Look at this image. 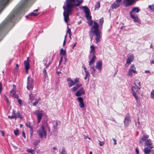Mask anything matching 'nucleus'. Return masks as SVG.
Masks as SVG:
<instances>
[{
  "label": "nucleus",
  "instance_id": "nucleus-1",
  "mask_svg": "<svg viewBox=\"0 0 154 154\" xmlns=\"http://www.w3.org/2000/svg\"><path fill=\"white\" fill-rule=\"evenodd\" d=\"M33 0H22L18 6L15 8L11 13L6 19L0 26V37L4 34L5 28L10 23L14 22L20 15H24L26 12Z\"/></svg>",
  "mask_w": 154,
  "mask_h": 154
},
{
  "label": "nucleus",
  "instance_id": "nucleus-2",
  "mask_svg": "<svg viewBox=\"0 0 154 154\" xmlns=\"http://www.w3.org/2000/svg\"><path fill=\"white\" fill-rule=\"evenodd\" d=\"M82 2V1L80 0H66V5L63 7L64 10L63 13L64 20L66 22H68L69 16L71 14L73 8L75 6H79Z\"/></svg>",
  "mask_w": 154,
  "mask_h": 154
},
{
  "label": "nucleus",
  "instance_id": "nucleus-3",
  "mask_svg": "<svg viewBox=\"0 0 154 154\" xmlns=\"http://www.w3.org/2000/svg\"><path fill=\"white\" fill-rule=\"evenodd\" d=\"M141 88L139 86L136 87L133 86L131 87V93L137 102L138 99L137 95L139 94V91L140 90Z\"/></svg>",
  "mask_w": 154,
  "mask_h": 154
},
{
  "label": "nucleus",
  "instance_id": "nucleus-4",
  "mask_svg": "<svg viewBox=\"0 0 154 154\" xmlns=\"http://www.w3.org/2000/svg\"><path fill=\"white\" fill-rule=\"evenodd\" d=\"M100 32L99 29V24L95 21H94V24L91 28V31L89 32V35L91 36V40H92L93 37L91 36V32L95 34Z\"/></svg>",
  "mask_w": 154,
  "mask_h": 154
},
{
  "label": "nucleus",
  "instance_id": "nucleus-5",
  "mask_svg": "<svg viewBox=\"0 0 154 154\" xmlns=\"http://www.w3.org/2000/svg\"><path fill=\"white\" fill-rule=\"evenodd\" d=\"M80 8L82 9L85 13L87 19L89 20L91 19V16L90 14V10L87 6H81L80 7Z\"/></svg>",
  "mask_w": 154,
  "mask_h": 154
},
{
  "label": "nucleus",
  "instance_id": "nucleus-6",
  "mask_svg": "<svg viewBox=\"0 0 154 154\" xmlns=\"http://www.w3.org/2000/svg\"><path fill=\"white\" fill-rule=\"evenodd\" d=\"M37 133L39 137L42 138L44 137H46V131L45 130V127L43 126H41V129L38 130Z\"/></svg>",
  "mask_w": 154,
  "mask_h": 154
},
{
  "label": "nucleus",
  "instance_id": "nucleus-7",
  "mask_svg": "<svg viewBox=\"0 0 154 154\" xmlns=\"http://www.w3.org/2000/svg\"><path fill=\"white\" fill-rule=\"evenodd\" d=\"M33 79L30 76H28L27 79V88L29 90H32L33 88Z\"/></svg>",
  "mask_w": 154,
  "mask_h": 154
},
{
  "label": "nucleus",
  "instance_id": "nucleus-8",
  "mask_svg": "<svg viewBox=\"0 0 154 154\" xmlns=\"http://www.w3.org/2000/svg\"><path fill=\"white\" fill-rule=\"evenodd\" d=\"M131 121V117L129 114H126L125 117L124 121V125L125 127L128 126Z\"/></svg>",
  "mask_w": 154,
  "mask_h": 154
},
{
  "label": "nucleus",
  "instance_id": "nucleus-9",
  "mask_svg": "<svg viewBox=\"0 0 154 154\" xmlns=\"http://www.w3.org/2000/svg\"><path fill=\"white\" fill-rule=\"evenodd\" d=\"M135 3V0H124L123 4L125 6L128 7L132 5Z\"/></svg>",
  "mask_w": 154,
  "mask_h": 154
},
{
  "label": "nucleus",
  "instance_id": "nucleus-10",
  "mask_svg": "<svg viewBox=\"0 0 154 154\" xmlns=\"http://www.w3.org/2000/svg\"><path fill=\"white\" fill-rule=\"evenodd\" d=\"M136 68L134 65H132L131 66L129 71L128 72L127 75L129 76H132V73L135 74H137V72L136 70Z\"/></svg>",
  "mask_w": 154,
  "mask_h": 154
},
{
  "label": "nucleus",
  "instance_id": "nucleus-11",
  "mask_svg": "<svg viewBox=\"0 0 154 154\" xmlns=\"http://www.w3.org/2000/svg\"><path fill=\"white\" fill-rule=\"evenodd\" d=\"M35 114L36 115L38 120V123H39L42 118L43 112L42 111L37 110L35 111Z\"/></svg>",
  "mask_w": 154,
  "mask_h": 154
},
{
  "label": "nucleus",
  "instance_id": "nucleus-12",
  "mask_svg": "<svg viewBox=\"0 0 154 154\" xmlns=\"http://www.w3.org/2000/svg\"><path fill=\"white\" fill-rule=\"evenodd\" d=\"M122 5V0H116L115 2L111 6L112 9H116Z\"/></svg>",
  "mask_w": 154,
  "mask_h": 154
},
{
  "label": "nucleus",
  "instance_id": "nucleus-13",
  "mask_svg": "<svg viewBox=\"0 0 154 154\" xmlns=\"http://www.w3.org/2000/svg\"><path fill=\"white\" fill-rule=\"evenodd\" d=\"M134 58V56L133 54L130 55L126 61L125 66L127 67L132 62Z\"/></svg>",
  "mask_w": 154,
  "mask_h": 154
},
{
  "label": "nucleus",
  "instance_id": "nucleus-14",
  "mask_svg": "<svg viewBox=\"0 0 154 154\" xmlns=\"http://www.w3.org/2000/svg\"><path fill=\"white\" fill-rule=\"evenodd\" d=\"M9 1L10 0H0V12Z\"/></svg>",
  "mask_w": 154,
  "mask_h": 154
},
{
  "label": "nucleus",
  "instance_id": "nucleus-15",
  "mask_svg": "<svg viewBox=\"0 0 154 154\" xmlns=\"http://www.w3.org/2000/svg\"><path fill=\"white\" fill-rule=\"evenodd\" d=\"M77 100L79 102V106L80 108H82L85 106L84 103L83 99L81 97H79L77 98Z\"/></svg>",
  "mask_w": 154,
  "mask_h": 154
},
{
  "label": "nucleus",
  "instance_id": "nucleus-16",
  "mask_svg": "<svg viewBox=\"0 0 154 154\" xmlns=\"http://www.w3.org/2000/svg\"><path fill=\"white\" fill-rule=\"evenodd\" d=\"M77 100L79 102V106L80 108H82L85 106L84 103L83 99L81 97H79L77 98Z\"/></svg>",
  "mask_w": 154,
  "mask_h": 154
},
{
  "label": "nucleus",
  "instance_id": "nucleus-17",
  "mask_svg": "<svg viewBox=\"0 0 154 154\" xmlns=\"http://www.w3.org/2000/svg\"><path fill=\"white\" fill-rule=\"evenodd\" d=\"M94 34L96 36V37L95 38L96 43H98L100 41V39L102 37V35L101 34V32L95 33Z\"/></svg>",
  "mask_w": 154,
  "mask_h": 154
},
{
  "label": "nucleus",
  "instance_id": "nucleus-18",
  "mask_svg": "<svg viewBox=\"0 0 154 154\" xmlns=\"http://www.w3.org/2000/svg\"><path fill=\"white\" fill-rule=\"evenodd\" d=\"M145 145L147 147H150V148H153V146L152 144V140L150 139H148L145 142Z\"/></svg>",
  "mask_w": 154,
  "mask_h": 154
},
{
  "label": "nucleus",
  "instance_id": "nucleus-19",
  "mask_svg": "<svg viewBox=\"0 0 154 154\" xmlns=\"http://www.w3.org/2000/svg\"><path fill=\"white\" fill-rule=\"evenodd\" d=\"M149 138V136L147 134L144 135L143 137H142L141 139L139 141V143L142 144V143L144 141L145 142Z\"/></svg>",
  "mask_w": 154,
  "mask_h": 154
},
{
  "label": "nucleus",
  "instance_id": "nucleus-20",
  "mask_svg": "<svg viewBox=\"0 0 154 154\" xmlns=\"http://www.w3.org/2000/svg\"><path fill=\"white\" fill-rule=\"evenodd\" d=\"M102 67V63L100 61H99L97 62L96 66L95 68L98 70L100 72Z\"/></svg>",
  "mask_w": 154,
  "mask_h": 154
},
{
  "label": "nucleus",
  "instance_id": "nucleus-21",
  "mask_svg": "<svg viewBox=\"0 0 154 154\" xmlns=\"http://www.w3.org/2000/svg\"><path fill=\"white\" fill-rule=\"evenodd\" d=\"M140 11L138 7L133 8L129 13V14H135V13H138Z\"/></svg>",
  "mask_w": 154,
  "mask_h": 154
},
{
  "label": "nucleus",
  "instance_id": "nucleus-22",
  "mask_svg": "<svg viewBox=\"0 0 154 154\" xmlns=\"http://www.w3.org/2000/svg\"><path fill=\"white\" fill-rule=\"evenodd\" d=\"M26 125L27 127H29L30 128V133L31 137H32L33 132L32 127L31 126L30 123L28 122L26 123Z\"/></svg>",
  "mask_w": 154,
  "mask_h": 154
},
{
  "label": "nucleus",
  "instance_id": "nucleus-23",
  "mask_svg": "<svg viewBox=\"0 0 154 154\" xmlns=\"http://www.w3.org/2000/svg\"><path fill=\"white\" fill-rule=\"evenodd\" d=\"M131 17L134 20L135 22H138L139 21V18L136 14H129Z\"/></svg>",
  "mask_w": 154,
  "mask_h": 154
},
{
  "label": "nucleus",
  "instance_id": "nucleus-24",
  "mask_svg": "<svg viewBox=\"0 0 154 154\" xmlns=\"http://www.w3.org/2000/svg\"><path fill=\"white\" fill-rule=\"evenodd\" d=\"M38 9H37L34 10L33 12L30 13L29 15L26 16V17L27 18L28 17L30 16L35 17L37 16L38 14Z\"/></svg>",
  "mask_w": 154,
  "mask_h": 154
},
{
  "label": "nucleus",
  "instance_id": "nucleus-25",
  "mask_svg": "<svg viewBox=\"0 0 154 154\" xmlns=\"http://www.w3.org/2000/svg\"><path fill=\"white\" fill-rule=\"evenodd\" d=\"M66 80L67 81L69 87H71L75 85V83L74 82V81L70 78H67Z\"/></svg>",
  "mask_w": 154,
  "mask_h": 154
},
{
  "label": "nucleus",
  "instance_id": "nucleus-26",
  "mask_svg": "<svg viewBox=\"0 0 154 154\" xmlns=\"http://www.w3.org/2000/svg\"><path fill=\"white\" fill-rule=\"evenodd\" d=\"M85 93V91L83 88H82L77 91L75 94V95L76 96H79L84 94Z\"/></svg>",
  "mask_w": 154,
  "mask_h": 154
},
{
  "label": "nucleus",
  "instance_id": "nucleus-27",
  "mask_svg": "<svg viewBox=\"0 0 154 154\" xmlns=\"http://www.w3.org/2000/svg\"><path fill=\"white\" fill-rule=\"evenodd\" d=\"M29 57L27 58V60L24 62L25 69H29Z\"/></svg>",
  "mask_w": 154,
  "mask_h": 154
},
{
  "label": "nucleus",
  "instance_id": "nucleus-28",
  "mask_svg": "<svg viewBox=\"0 0 154 154\" xmlns=\"http://www.w3.org/2000/svg\"><path fill=\"white\" fill-rule=\"evenodd\" d=\"M152 148H150V147H145L143 152L145 154H149L151 151V149Z\"/></svg>",
  "mask_w": 154,
  "mask_h": 154
},
{
  "label": "nucleus",
  "instance_id": "nucleus-29",
  "mask_svg": "<svg viewBox=\"0 0 154 154\" xmlns=\"http://www.w3.org/2000/svg\"><path fill=\"white\" fill-rule=\"evenodd\" d=\"M94 52H93V55H94L92 57V58L91 60L89 62V65L90 66L92 64H93L95 61L96 59V57L94 55Z\"/></svg>",
  "mask_w": 154,
  "mask_h": 154
},
{
  "label": "nucleus",
  "instance_id": "nucleus-30",
  "mask_svg": "<svg viewBox=\"0 0 154 154\" xmlns=\"http://www.w3.org/2000/svg\"><path fill=\"white\" fill-rule=\"evenodd\" d=\"M134 84L136 87H141V82L138 79H136L135 80Z\"/></svg>",
  "mask_w": 154,
  "mask_h": 154
},
{
  "label": "nucleus",
  "instance_id": "nucleus-31",
  "mask_svg": "<svg viewBox=\"0 0 154 154\" xmlns=\"http://www.w3.org/2000/svg\"><path fill=\"white\" fill-rule=\"evenodd\" d=\"M13 115L14 116V118L16 119L17 118H20V113L18 112L17 113H15L14 111L13 112Z\"/></svg>",
  "mask_w": 154,
  "mask_h": 154
},
{
  "label": "nucleus",
  "instance_id": "nucleus-32",
  "mask_svg": "<svg viewBox=\"0 0 154 154\" xmlns=\"http://www.w3.org/2000/svg\"><path fill=\"white\" fill-rule=\"evenodd\" d=\"M90 70L91 71V73L92 74L93 76H94V74L95 73L96 70L94 66L91 67Z\"/></svg>",
  "mask_w": 154,
  "mask_h": 154
},
{
  "label": "nucleus",
  "instance_id": "nucleus-33",
  "mask_svg": "<svg viewBox=\"0 0 154 154\" xmlns=\"http://www.w3.org/2000/svg\"><path fill=\"white\" fill-rule=\"evenodd\" d=\"M60 55L62 56H64L66 54V51L65 50L63 49L62 48L60 51Z\"/></svg>",
  "mask_w": 154,
  "mask_h": 154
},
{
  "label": "nucleus",
  "instance_id": "nucleus-34",
  "mask_svg": "<svg viewBox=\"0 0 154 154\" xmlns=\"http://www.w3.org/2000/svg\"><path fill=\"white\" fill-rule=\"evenodd\" d=\"M54 125L53 126L54 128L55 129H57V127L58 125V121L57 120H56L54 122Z\"/></svg>",
  "mask_w": 154,
  "mask_h": 154
},
{
  "label": "nucleus",
  "instance_id": "nucleus-35",
  "mask_svg": "<svg viewBox=\"0 0 154 154\" xmlns=\"http://www.w3.org/2000/svg\"><path fill=\"white\" fill-rule=\"evenodd\" d=\"M40 140H35L33 142V145L35 146H36L38 145V143H40Z\"/></svg>",
  "mask_w": 154,
  "mask_h": 154
},
{
  "label": "nucleus",
  "instance_id": "nucleus-36",
  "mask_svg": "<svg viewBox=\"0 0 154 154\" xmlns=\"http://www.w3.org/2000/svg\"><path fill=\"white\" fill-rule=\"evenodd\" d=\"M85 77L84 78V79L85 80H86L87 79L89 78V77L90 76V73L88 71L85 72Z\"/></svg>",
  "mask_w": 154,
  "mask_h": 154
},
{
  "label": "nucleus",
  "instance_id": "nucleus-37",
  "mask_svg": "<svg viewBox=\"0 0 154 154\" xmlns=\"http://www.w3.org/2000/svg\"><path fill=\"white\" fill-rule=\"evenodd\" d=\"M43 73L44 75V76L45 77V78H47L48 77V75L46 72V69L45 68H44V69L43 70Z\"/></svg>",
  "mask_w": 154,
  "mask_h": 154
},
{
  "label": "nucleus",
  "instance_id": "nucleus-38",
  "mask_svg": "<svg viewBox=\"0 0 154 154\" xmlns=\"http://www.w3.org/2000/svg\"><path fill=\"white\" fill-rule=\"evenodd\" d=\"M67 152L65 150L64 147H63L61 152H60V154H66Z\"/></svg>",
  "mask_w": 154,
  "mask_h": 154
},
{
  "label": "nucleus",
  "instance_id": "nucleus-39",
  "mask_svg": "<svg viewBox=\"0 0 154 154\" xmlns=\"http://www.w3.org/2000/svg\"><path fill=\"white\" fill-rule=\"evenodd\" d=\"M41 98H39L38 99L36 100H35V102L33 103V106H36L38 102L40 100Z\"/></svg>",
  "mask_w": 154,
  "mask_h": 154
},
{
  "label": "nucleus",
  "instance_id": "nucleus-40",
  "mask_svg": "<svg viewBox=\"0 0 154 154\" xmlns=\"http://www.w3.org/2000/svg\"><path fill=\"white\" fill-rule=\"evenodd\" d=\"M35 151V150L32 149H28L27 150V152L31 153V154H33V152Z\"/></svg>",
  "mask_w": 154,
  "mask_h": 154
},
{
  "label": "nucleus",
  "instance_id": "nucleus-41",
  "mask_svg": "<svg viewBox=\"0 0 154 154\" xmlns=\"http://www.w3.org/2000/svg\"><path fill=\"white\" fill-rule=\"evenodd\" d=\"M11 95L12 96L14 93H16V90L15 88H13V89L10 91Z\"/></svg>",
  "mask_w": 154,
  "mask_h": 154
},
{
  "label": "nucleus",
  "instance_id": "nucleus-42",
  "mask_svg": "<svg viewBox=\"0 0 154 154\" xmlns=\"http://www.w3.org/2000/svg\"><path fill=\"white\" fill-rule=\"evenodd\" d=\"M35 96L32 94H30L29 95V99L32 101L34 100Z\"/></svg>",
  "mask_w": 154,
  "mask_h": 154
},
{
  "label": "nucleus",
  "instance_id": "nucleus-43",
  "mask_svg": "<svg viewBox=\"0 0 154 154\" xmlns=\"http://www.w3.org/2000/svg\"><path fill=\"white\" fill-rule=\"evenodd\" d=\"M91 19L89 20L87 19V20L88 21V24L90 26H91L92 25L93 23V20Z\"/></svg>",
  "mask_w": 154,
  "mask_h": 154
},
{
  "label": "nucleus",
  "instance_id": "nucleus-44",
  "mask_svg": "<svg viewBox=\"0 0 154 154\" xmlns=\"http://www.w3.org/2000/svg\"><path fill=\"white\" fill-rule=\"evenodd\" d=\"M44 63H45V68H46V69H47L48 68V67L49 66H48V65H47V64H46V63H47V60L46 59H45V60H44Z\"/></svg>",
  "mask_w": 154,
  "mask_h": 154
},
{
  "label": "nucleus",
  "instance_id": "nucleus-45",
  "mask_svg": "<svg viewBox=\"0 0 154 154\" xmlns=\"http://www.w3.org/2000/svg\"><path fill=\"white\" fill-rule=\"evenodd\" d=\"M14 134L17 136L19 135V130L18 129H16L14 130Z\"/></svg>",
  "mask_w": 154,
  "mask_h": 154
},
{
  "label": "nucleus",
  "instance_id": "nucleus-46",
  "mask_svg": "<svg viewBox=\"0 0 154 154\" xmlns=\"http://www.w3.org/2000/svg\"><path fill=\"white\" fill-rule=\"evenodd\" d=\"M99 23L100 26H102L103 23V18H101L99 21Z\"/></svg>",
  "mask_w": 154,
  "mask_h": 154
},
{
  "label": "nucleus",
  "instance_id": "nucleus-47",
  "mask_svg": "<svg viewBox=\"0 0 154 154\" xmlns=\"http://www.w3.org/2000/svg\"><path fill=\"white\" fill-rule=\"evenodd\" d=\"M148 7L149 8H150L151 10L154 11V4H153L152 5H149Z\"/></svg>",
  "mask_w": 154,
  "mask_h": 154
},
{
  "label": "nucleus",
  "instance_id": "nucleus-48",
  "mask_svg": "<svg viewBox=\"0 0 154 154\" xmlns=\"http://www.w3.org/2000/svg\"><path fill=\"white\" fill-rule=\"evenodd\" d=\"M91 50L90 51V53L93 52L95 49V47L93 45H92L90 46Z\"/></svg>",
  "mask_w": 154,
  "mask_h": 154
},
{
  "label": "nucleus",
  "instance_id": "nucleus-49",
  "mask_svg": "<svg viewBox=\"0 0 154 154\" xmlns=\"http://www.w3.org/2000/svg\"><path fill=\"white\" fill-rule=\"evenodd\" d=\"M151 97L152 98H154V90H152L151 92Z\"/></svg>",
  "mask_w": 154,
  "mask_h": 154
},
{
  "label": "nucleus",
  "instance_id": "nucleus-50",
  "mask_svg": "<svg viewBox=\"0 0 154 154\" xmlns=\"http://www.w3.org/2000/svg\"><path fill=\"white\" fill-rule=\"evenodd\" d=\"M79 82V79L78 78H76L74 79V82L75 83V84H76L78 82Z\"/></svg>",
  "mask_w": 154,
  "mask_h": 154
},
{
  "label": "nucleus",
  "instance_id": "nucleus-51",
  "mask_svg": "<svg viewBox=\"0 0 154 154\" xmlns=\"http://www.w3.org/2000/svg\"><path fill=\"white\" fill-rule=\"evenodd\" d=\"M67 32L69 33V35L70 36V37L71 34V32L70 29L68 27Z\"/></svg>",
  "mask_w": 154,
  "mask_h": 154
},
{
  "label": "nucleus",
  "instance_id": "nucleus-52",
  "mask_svg": "<svg viewBox=\"0 0 154 154\" xmlns=\"http://www.w3.org/2000/svg\"><path fill=\"white\" fill-rule=\"evenodd\" d=\"M99 144L100 146H103L105 143V142L104 141L101 142L100 140H99Z\"/></svg>",
  "mask_w": 154,
  "mask_h": 154
},
{
  "label": "nucleus",
  "instance_id": "nucleus-53",
  "mask_svg": "<svg viewBox=\"0 0 154 154\" xmlns=\"http://www.w3.org/2000/svg\"><path fill=\"white\" fill-rule=\"evenodd\" d=\"M78 88H77V87H76L75 86H74L72 89V91L75 92L77 89Z\"/></svg>",
  "mask_w": 154,
  "mask_h": 154
},
{
  "label": "nucleus",
  "instance_id": "nucleus-54",
  "mask_svg": "<svg viewBox=\"0 0 154 154\" xmlns=\"http://www.w3.org/2000/svg\"><path fill=\"white\" fill-rule=\"evenodd\" d=\"M100 7V3H98L95 6V9L96 8H99Z\"/></svg>",
  "mask_w": 154,
  "mask_h": 154
},
{
  "label": "nucleus",
  "instance_id": "nucleus-55",
  "mask_svg": "<svg viewBox=\"0 0 154 154\" xmlns=\"http://www.w3.org/2000/svg\"><path fill=\"white\" fill-rule=\"evenodd\" d=\"M12 97H14V98H18V95L17 94H16L15 93H14L13 95H12Z\"/></svg>",
  "mask_w": 154,
  "mask_h": 154
},
{
  "label": "nucleus",
  "instance_id": "nucleus-56",
  "mask_svg": "<svg viewBox=\"0 0 154 154\" xmlns=\"http://www.w3.org/2000/svg\"><path fill=\"white\" fill-rule=\"evenodd\" d=\"M5 100L6 101L7 103L8 104H9L10 103V102L8 100V98L6 96L5 97Z\"/></svg>",
  "mask_w": 154,
  "mask_h": 154
},
{
  "label": "nucleus",
  "instance_id": "nucleus-57",
  "mask_svg": "<svg viewBox=\"0 0 154 154\" xmlns=\"http://www.w3.org/2000/svg\"><path fill=\"white\" fill-rule=\"evenodd\" d=\"M17 101L20 105H21L22 104V101L20 99L17 98Z\"/></svg>",
  "mask_w": 154,
  "mask_h": 154
},
{
  "label": "nucleus",
  "instance_id": "nucleus-58",
  "mask_svg": "<svg viewBox=\"0 0 154 154\" xmlns=\"http://www.w3.org/2000/svg\"><path fill=\"white\" fill-rule=\"evenodd\" d=\"M82 86V85L79 84H76L75 85V86L77 87V88H79L80 87H81Z\"/></svg>",
  "mask_w": 154,
  "mask_h": 154
},
{
  "label": "nucleus",
  "instance_id": "nucleus-59",
  "mask_svg": "<svg viewBox=\"0 0 154 154\" xmlns=\"http://www.w3.org/2000/svg\"><path fill=\"white\" fill-rule=\"evenodd\" d=\"M22 134H23V136L24 137V138H26L25 134L24 131H23L22 132Z\"/></svg>",
  "mask_w": 154,
  "mask_h": 154
},
{
  "label": "nucleus",
  "instance_id": "nucleus-60",
  "mask_svg": "<svg viewBox=\"0 0 154 154\" xmlns=\"http://www.w3.org/2000/svg\"><path fill=\"white\" fill-rule=\"evenodd\" d=\"M135 152L137 154H139V151L137 148H136L135 149Z\"/></svg>",
  "mask_w": 154,
  "mask_h": 154
},
{
  "label": "nucleus",
  "instance_id": "nucleus-61",
  "mask_svg": "<svg viewBox=\"0 0 154 154\" xmlns=\"http://www.w3.org/2000/svg\"><path fill=\"white\" fill-rule=\"evenodd\" d=\"M8 118H10L11 119H13V118H14V116L13 115H12V116H8Z\"/></svg>",
  "mask_w": 154,
  "mask_h": 154
},
{
  "label": "nucleus",
  "instance_id": "nucleus-62",
  "mask_svg": "<svg viewBox=\"0 0 154 154\" xmlns=\"http://www.w3.org/2000/svg\"><path fill=\"white\" fill-rule=\"evenodd\" d=\"M113 140L114 142V145H116L117 144L116 140L114 138H113Z\"/></svg>",
  "mask_w": 154,
  "mask_h": 154
},
{
  "label": "nucleus",
  "instance_id": "nucleus-63",
  "mask_svg": "<svg viewBox=\"0 0 154 154\" xmlns=\"http://www.w3.org/2000/svg\"><path fill=\"white\" fill-rule=\"evenodd\" d=\"M83 68L85 72H86L88 71L87 70V69L85 66H83Z\"/></svg>",
  "mask_w": 154,
  "mask_h": 154
},
{
  "label": "nucleus",
  "instance_id": "nucleus-64",
  "mask_svg": "<svg viewBox=\"0 0 154 154\" xmlns=\"http://www.w3.org/2000/svg\"><path fill=\"white\" fill-rule=\"evenodd\" d=\"M0 131L1 132V133H2V135L3 136H4V132L2 131V130H0Z\"/></svg>",
  "mask_w": 154,
  "mask_h": 154
}]
</instances>
